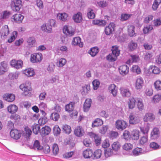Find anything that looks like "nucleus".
<instances>
[{"instance_id": "obj_63", "label": "nucleus", "mask_w": 161, "mask_h": 161, "mask_svg": "<svg viewBox=\"0 0 161 161\" xmlns=\"http://www.w3.org/2000/svg\"><path fill=\"white\" fill-rule=\"evenodd\" d=\"M110 146L109 141L108 139H105L103 142L102 147L104 148H107Z\"/></svg>"}, {"instance_id": "obj_46", "label": "nucleus", "mask_w": 161, "mask_h": 161, "mask_svg": "<svg viewBox=\"0 0 161 161\" xmlns=\"http://www.w3.org/2000/svg\"><path fill=\"white\" fill-rule=\"evenodd\" d=\"M118 56L112 53L108 55L107 57V59L111 62H114L116 60Z\"/></svg>"}, {"instance_id": "obj_16", "label": "nucleus", "mask_w": 161, "mask_h": 161, "mask_svg": "<svg viewBox=\"0 0 161 161\" xmlns=\"http://www.w3.org/2000/svg\"><path fill=\"white\" fill-rule=\"evenodd\" d=\"M24 17V16L20 14H16L12 16L14 21L18 23L22 22Z\"/></svg>"}, {"instance_id": "obj_38", "label": "nucleus", "mask_w": 161, "mask_h": 161, "mask_svg": "<svg viewBox=\"0 0 161 161\" xmlns=\"http://www.w3.org/2000/svg\"><path fill=\"white\" fill-rule=\"evenodd\" d=\"M148 142V135H145L142 136L139 141V143L141 145H144L147 143Z\"/></svg>"}, {"instance_id": "obj_28", "label": "nucleus", "mask_w": 161, "mask_h": 161, "mask_svg": "<svg viewBox=\"0 0 161 161\" xmlns=\"http://www.w3.org/2000/svg\"><path fill=\"white\" fill-rule=\"evenodd\" d=\"M28 45L29 47L35 46L36 44V42L35 38L33 37H30L27 40Z\"/></svg>"}, {"instance_id": "obj_54", "label": "nucleus", "mask_w": 161, "mask_h": 161, "mask_svg": "<svg viewBox=\"0 0 161 161\" xmlns=\"http://www.w3.org/2000/svg\"><path fill=\"white\" fill-rule=\"evenodd\" d=\"M161 100V95L159 94H157L153 97L152 101L154 103H156L159 102Z\"/></svg>"}, {"instance_id": "obj_50", "label": "nucleus", "mask_w": 161, "mask_h": 161, "mask_svg": "<svg viewBox=\"0 0 161 161\" xmlns=\"http://www.w3.org/2000/svg\"><path fill=\"white\" fill-rule=\"evenodd\" d=\"M59 151V149L57 144H54L52 146V152L54 155H56Z\"/></svg>"}, {"instance_id": "obj_30", "label": "nucleus", "mask_w": 161, "mask_h": 161, "mask_svg": "<svg viewBox=\"0 0 161 161\" xmlns=\"http://www.w3.org/2000/svg\"><path fill=\"white\" fill-rule=\"evenodd\" d=\"M135 26L133 25H130L128 26V35L130 37H133L136 36L135 32Z\"/></svg>"}, {"instance_id": "obj_62", "label": "nucleus", "mask_w": 161, "mask_h": 161, "mask_svg": "<svg viewBox=\"0 0 161 161\" xmlns=\"http://www.w3.org/2000/svg\"><path fill=\"white\" fill-rule=\"evenodd\" d=\"M92 83L93 86V89L96 90L99 87L100 82L98 80H95L93 81Z\"/></svg>"}, {"instance_id": "obj_41", "label": "nucleus", "mask_w": 161, "mask_h": 161, "mask_svg": "<svg viewBox=\"0 0 161 161\" xmlns=\"http://www.w3.org/2000/svg\"><path fill=\"white\" fill-rule=\"evenodd\" d=\"M31 128L32 131L34 134L37 135L39 132H40V127L38 124H34L32 126Z\"/></svg>"}, {"instance_id": "obj_45", "label": "nucleus", "mask_w": 161, "mask_h": 161, "mask_svg": "<svg viewBox=\"0 0 161 161\" xmlns=\"http://www.w3.org/2000/svg\"><path fill=\"white\" fill-rule=\"evenodd\" d=\"M155 89L157 91L161 90V81L159 80H156L154 83Z\"/></svg>"}, {"instance_id": "obj_6", "label": "nucleus", "mask_w": 161, "mask_h": 161, "mask_svg": "<svg viewBox=\"0 0 161 161\" xmlns=\"http://www.w3.org/2000/svg\"><path fill=\"white\" fill-rule=\"evenodd\" d=\"M10 135L11 138L14 139L18 140L20 137L21 133L19 130L16 129H13L10 131Z\"/></svg>"}, {"instance_id": "obj_64", "label": "nucleus", "mask_w": 161, "mask_h": 161, "mask_svg": "<svg viewBox=\"0 0 161 161\" xmlns=\"http://www.w3.org/2000/svg\"><path fill=\"white\" fill-rule=\"evenodd\" d=\"M133 62H137L140 60V58L138 55H130Z\"/></svg>"}, {"instance_id": "obj_23", "label": "nucleus", "mask_w": 161, "mask_h": 161, "mask_svg": "<svg viewBox=\"0 0 161 161\" xmlns=\"http://www.w3.org/2000/svg\"><path fill=\"white\" fill-rule=\"evenodd\" d=\"M91 103L92 100L91 99H87L85 100L83 106V110L84 112H86L89 110Z\"/></svg>"}, {"instance_id": "obj_26", "label": "nucleus", "mask_w": 161, "mask_h": 161, "mask_svg": "<svg viewBox=\"0 0 161 161\" xmlns=\"http://www.w3.org/2000/svg\"><path fill=\"white\" fill-rule=\"evenodd\" d=\"M93 153V151L92 150L88 148L83 152V157L85 158H90L92 156Z\"/></svg>"}, {"instance_id": "obj_44", "label": "nucleus", "mask_w": 161, "mask_h": 161, "mask_svg": "<svg viewBox=\"0 0 161 161\" xmlns=\"http://www.w3.org/2000/svg\"><path fill=\"white\" fill-rule=\"evenodd\" d=\"M68 14L65 13H59L57 14V16L58 18L61 20L64 21L67 20Z\"/></svg>"}, {"instance_id": "obj_43", "label": "nucleus", "mask_w": 161, "mask_h": 161, "mask_svg": "<svg viewBox=\"0 0 161 161\" xmlns=\"http://www.w3.org/2000/svg\"><path fill=\"white\" fill-rule=\"evenodd\" d=\"M87 15L88 18L90 19H94L95 16L93 10L91 8H89L87 9Z\"/></svg>"}, {"instance_id": "obj_15", "label": "nucleus", "mask_w": 161, "mask_h": 161, "mask_svg": "<svg viewBox=\"0 0 161 161\" xmlns=\"http://www.w3.org/2000/svg\"><path fill=\"white\" fill-rule=\"evenodd\" d=\"M1 37L5 38L9 33L8 27L7 25H5L2 27L1 30Z\"/></svg>"}, {"instance_id": "obj_42", "label": "nucleus", "mask_w": 161, "mask_h": 161, "mask_svg": "<svg viewBox=\"0 0 161 161\" xmlns=\"http://www.w3.org/2000/svg\"><path fill=\"white\" fill-rule=\"evenodd\" d=\"M133 147L132 144L130 143H125L122 146V149L126 151H129L131 150Z\"/></svg>"}, {"instance_id": "obj_53", "label": "nucleus", "mask_w": 161, "mask_h": 161, "mask_svg": "<svg viewBox=\"0 0 161 161\" xmlns=\"http://www.w3.org/2000/svg\"><path fill=\"white\" fill-rule=\"evenodd\" d=\"M33 147L34 149L37 150H41L43 148L42 146L40 145L39 141L37 140L34 142Z\"/></svg>"}, {"instance_id": "obj_14", "label": "nucleus", "mask_w": 161, "mask_h": 161, "mask_svg": "<svg viewBox=\"0 0 161 161\" xmlns=\"http://www.w3.org/2000/svg\"><path fill=\"white\" fill-rule=\"evenodd\" d=\"M154 115L152 113H147L145 114L143 118V120L144 122L153 121L155 119Z\"/></svg>"}, {"instance_id": "obj_58", "label": "nucleus", "mask_w": 161, "mask_h": 161, "mask_svg": "<svg viewBox=\"0 0 161 161\" xmlns=\"http://www.w3.org/2000/svg\"><path fill=\"white\" fill-rule=\"evenodd\" d=\"M131 71L133 72L136 73L137 74H139L141 72L140 67L137 65H134L131 68Z\"/></svg>"}, {"instance_id": "obj_39", "label": "nucleus", "mask_w": 161, "mask_h": 161, "mask_svg": "<svg viewBox=\"0 0 161 161\" xmlns=\"http://www.w3.org/2000/svg\"><path fill=\"white\" fill-rule=\"evenodd\" d=\"M150 128L148 126L146 125L143 127H141L140 130L141 132L145 135H148Z\"/></svg>"}, {"instance_id": "obj_11", "label": "nucleus", "mask_w": 161, "mask_h": 161, "mask_svg": "<svg viewBox=\"0 0 161 161\" xmlns=\"http://www.w3.org/2000/svg\"><path fill=\"white\" fill-rule=\"evenodd\" d=\"M51 129L50 127L47 126H45L42 127L40 130V133L41 136L44 137L48 135L50 132Z\"/></svg>"}, {"instance_id": "obj_36", "label": "nucleus", "mask_w": 161, "mask_h": 161, "mask_svg": "<svg viewBox=\"0 0 161 161\" xmlns=\"http://www.w3.org/2000/svg\"><path fill=\"white\" fill-rule=\"evenodd\" d=\"M99 52L98 48L97 47H94L91 48L88 53L92 57L95 56Z\"/></svg>"}, {"instance_id": "obj_5", "label": "nucleus", "mask_w": 161, "mask_h": 161, "mask_svg": "<svg viewBox=\"0 0 161 161\" xmlns=\"http://www.w3.org/2000/svg\"><path fill=\"white\" fill-rule=\"evenodd\" d=\"M74 134L76 136L80 137L83 136L85 134V131L82 127L77 126L74 129Z\"/></svg>"}, {"instance_id": "obj_56", "label": "nucleus", "mask_w": 161, "mask_h": 161, "mask_svg": "<svg viewBox=\"0 0 161 161\" xmlns=\"http://www.w3.org/2000/svg\"><path fill=\"white\" fill-rule=\"evenodd\" d=\"M113 152L112 149H108L104 150V154L105 156L108 158L113 155Z\"/></svg>"}, {"instance_id": "obj_40", "label": "nucleus", "mask_w": 161, "mask_h": 161, "mask_svg": "<svg viewBox=\"0 0 161 161\" xmlns=\"http://www.w3.org/2000/svg\"><path fill=\"white\" fill-rule=\"evenodd\" d=\"M62 129L64 132L69 134L71 131V127L67 125H64L62 126Z\"/></svg>"}, {"instance_id": "obj_17", "label": "nucleus", "mask_w": 161, "mask_h": 161, "mask_svg": "<svg viewBox=\"0 0 161 161\" xmlns=\"http://www.w3.org/2000/svg\"><path fill=\"white\" fill-rule=\"evenodd\" d=\"M144 83V80L142 78H137L135 83V87L137 90H141L142 87Z\"/></svg>"}, {"instance_id": "obj_31", "label": "nucleus", "mask_w": 161, "mask_h": 161, "mask_svg": "<svg viewBox=\"0 0 161 161\" xmlns=\"http://www.w3.org/2000/svg\"><path fill=\"white\" fill-rule=\"evenodd\" d=\"M18 107L15 105L11 104L7 107L8 111L10 113L14 114L16 113L18 110Z\"/></svg>"}, {"instance_id": "obj_34", "label": "nucleus", "mask_w": 161, "mask_h": 161, "mask_svg": "<svg viewBox=\"0 0 161 161\" xmlns=\"http://www.w3.org/2000/svg\"><path fill=\"white\" fill-rule=\"evenodd\" d=\"M103 124V120L99 118L96 119L92 122V126L95 127L102 125Z\"/></svg>"}, {"instance_id": "obj_59", "label": "nucleus", "mask_w": 161, "mask_h": 161, "mask_svg": "<svg viewBox=\"0 0 161 161\" xmlns=\"http://www.w3.org/2000/svg\"><path fill=\"white\" fill-rule=\"evenodd\" d=\"M59 114L56 113H52L50 116V118L54 121H57L59 119Z\"/></svg>"}, {"instance_id": "obj_21", "label": "nucleus", "mask_w": 161, "mask_h": 161, "mask_svg": "<svg viewBox=\"0 0 161 161\" xmlns=\"http://www.w3.org/2000/svg\"><path fill=\"white\" fill-rule=\"evenodd\" d=\"M81 39L79 37H75L73 38L72 41V44L74 45H78L82 47L83 46V42H81Z\"/></svg>"}, {"instance_id": "obj_35", "label": "nucleus", "mask_w": 161, "mask_h": 161, "mask_svg": "<svg viewBox=\"0 0 161 161\" xmlns=\"http://www.w3.org/2000/svg\"><path fill=\"white\" fill-rule=\"evenodd\" d=\"M128 46L129 50L132 51L136 49L137 47V44L136 42L131 41L129 43Z\"/></svg>"}, {"instance_id": "obj_3", "label": "nucleus", "mask_w": 161, "mask_h": 161, "mask_svg": "<svg viewBox=\"0 0 161 161\" xmlns=\"http://www.w3.org/2000/svg\"><path fill=\"white\" fill-rule=\"evenodd\" d=\"M42 59V55L41 53H36L31 55L30 60L33 63L40 62Z\"/></svg>"}, {"instance_id": "obj_18", "label": "nucleus", "mask_w": 161, "mask_h": 161, "mask_svg": "<svg viewBox=\"0 0 161 161\" xmlns=\"http://www.w3.org/2000/svg\"><path fill=\"white\" fill-rule=\"evenodd\" d=\"M119 71L121 75H125L128 73L129 68L126 65H122L120 66L119 68Z\"/></svg>"}, {"instance_id": "obj_47", "label": "nucleus", "mask_w": 161, "mask_h": 161, "mask_svg": "<svg viewBox=\"0 0 161 161\" xmlns=\"http://www.w3.org/2000/svg\"><path fill=\"white\" fill-rule=\"evenodd\" d=\"M48 121L47 117L43 116L40 117L38 120V122L39 124L41 125H43L47 122Z\"/></svg>"}, {"instance_id": "obj_27", "label": "nucleus", "mask_w": 161, "mask_h": 161, "mask_svg": "<svg viewBox=\"0 0 161 161\" xmlns=\"http://www.w3.org/2000/svg\"><path fill=\"white\" fill-rule=\"evenodd\" d=\"M7 64L5 61L1 62L0 66V75L3 74L7 71Z\"/></svg>"}, {"instance_id": "obj_25", "label": "nucleus", "mask_w": 161, "mask_h": 161, "mask_svg": "<svg viewBox=\"0 0 161 161\" xmlns=\"http://www.w3.org/2000/svg\"><path fill=\"white\" fill-rule=\"evenodd\" d=\"M23 73L28 77H31L35 74L34 69L32 68H28L23 71Z\"/></svg>"}, {"instance_id": "obj_10", "label": "nucleus", "mask_w": 161, "mask_h": 161, "mask_svg": "<svg viewBox=\"0 0 161 161\" xmlns=\"http://www.w3.org/2000/svg\"><path fill=\"white\" fill-rule=\"evenodd\" d=\"M115 27V25L113 23H110L108 26L106 27L105 32L107 35H110L112 33Z\"/></svg>"}, {"instance_id": "obj_22", "label": "nucleus", "mask_w": 161, "mask_h": 161, "mask_svg": "<svg viewBox=\"0 0 161 161\" xmlns=\"http://www.w3.org/2000/svg\"><path fill=\"white\" fill-rule=\"evenodd\" d=\"M4 99L8 102H12L15 99V96L13 94H6L3 95Z\"/></svg>"}, {"instance_id": "obj_57", "label": "nucleus", "mask_w": 161, "mask_h": 161, "mask_svg": "<svg viewBox=\"0 0 161 161\" xmlns=\"http://www.w3.org/2000/svg\"><path fill=\"white\" fill-rule=\"evenodd\" d=\"M61 129L58 125H55L53 128V132L55 135L57 136L60 133Z\"/></svg>"}, {"instance_id": "obj_29", "label": "nucleus", "mask_w": 161, "mask_h": 161, "mask_svg": "<svg viewBox=\"0 0 161 161\" xmlns=\"http://www.w3.org/2000/svg\"><path fill=\"white\" fill-rule=\"evenodd\" d=\"M136 101V99L133 97H131L129 99L128 104L129 109H133L135 107Z\"/></svg>"}, {"instance_id": "obj_55", "label": "nucleus", "mask_w": 161, "mask_h": 161, "mask_svg": "<svg viewBox=\"0 0 161 161\" xmlns=\"http://www.w3.org/2000/svg\"><path fill=\"white\" fill-rule=\"evenodd\" d=\"M142 149L141 148L136 147L133 150V154L135 156L139 155L142 153Z\"/></svg>"}, {"instance_id": "obj_52", "label": "nucleus", "mask_w": 161, "mask_h": 161, "mask_svg": "<svg viewBox=\"0 0 161 161\" xmlns=\"http://www.w3.org/2000/svg\"><path fill=\"white\" fill-rule=\"evenodd\" d=\"M109 137L111 139L116 138L119 136V134L116 131H111L109 133Z\"/></svg>"}, {"instance_id": "obj_8", "label": "nucleus", "mask_w": 161, "mask_h": 161, "mask_svg": "<svg viewBox=\"0 0 161 161\" xmlns=\"http://www.w3.org/2000/svg\"><path fill=\"white\" fill-rule=\"evenodd\" d=\"M159 134L160 131L158 128L157 127L154 128L150 133L151 139L153 140L157 139L159 136Z\"/></svg>"}, {"instance_id": "obj_20", "label": "nucleus", "mask_w": 161, "mask_h": 161, "mask_svg": "<svg viewBox=\"0 0 161 161\" xmlns=\"http://www.w3.org/2000/svg\"><path fill=\"white\" fill-rule=\"evenodd\" d=\"M137 101V107L140 111H142L144 109V105L142 99L140 97H137L136 98Z\"/></svg>"}, {"instance_id": "obj_4", "label": "nucleus", "mask_w": 161, "mask_h": 161, "mask_svg": "<svg viewBox=\"0 0 161 161\" xmlns=\"http://www.w3.org/2000/svg\"><path fill=\"white\" fill-rule=\"evenodd\" d=\"M10 64L12 67L16 69H19L22 67L23 62L20 59L16 60L13 59L10 61Z\"/></svg>"}, {"instance_id": "obj_7", "label": "nucleus", "mask_w": 161, "mask_h": 161, "mask_svg": "<svg viewBox=\"0 0 161 161\" xmlns=\"http://www.w3.org/2000/svg\"><path fill=\"white\" fill-rule=\"evenodd\" d=\"M88 135L91 138L94 139V142L97 146H98L100 144L101 141V137L99 136L98 135L92 132L88 133Z\"/></svg>"}, {"instance_id": "obj_2", "label": "nucleus", "mask_w": 161, "mask_h": 161, "mask_svg": "<svg viewBox=\"0 0 161 161\" xmlns=\"http://www.w3.org/2000/svg\"><path fill=\"white\" fill-rule=\"evenodd\" d=\"M127 123L122 119L117 120L115 123L116 128L119 130H123L127 127Z\"/></svg>"}, {"instance_id": "obj_48", "label": "nucleus", "mask_w": 161, "mask_h": 161, "mask_svg": "<svg viewBox=\"0 0 161 161\" xmlns=\"http://www.w3.org/2000/svg\"><path fill=\"white\" fill-rule=\"evenodd\" d=\"M102 151L100 149H97L95 151L93 155L95 158L97 159L100 158L102 155Z\"/></svg>"}, {"instance_id": "obj_9", "label": "nucleus", "mask_w": 161, "mask_h": 161, "mask_svg": "<svg viewBox=\"0 0 161 161\" xmlns=\"http://www.w3.org/2000/svg\"><path fill=\"white\" fill-rule=\"evenodd\" d=\"M20 89L23 92L22 94L26 96L31 91V87L27 86L24 84H21L19 86Z\"/></svg>"}, {"instance_id": "obj_1", "label": "nucleus", "mask_w": 161, "mask_h": 161, "mask_svg": "<svg viewBox=\"0 0 161 161\" xmlns=\"http://www.w3.org/2000/svg\"><path fill=\"white\" fill-rule=\"evenodd\" d=\"M21 0H12L10 3V7L14 11H19L21 8L22 5Z\"/></svg>"}, {"instance_id": "obj_37", "label": "nucleus", "mask_w": 161, "mask_h": 161, "mask_svg": "<svg viewBox=\"0 0 161 161\" xmlns=\"http://www.w3.org/2000/svg\"><path fill=\"white\" fill-rule=\"evenodd\" d=\"M139 131L137 130H133L131 133L132 137L134 140H137L139 137Z\"/></svg>"}, {"instance_id": "obj_60", "label": "nucleus", "mask_w": 161, "mask_h": 161, "mask_svg": "<svg viewBox=\"0 0 161 161\" xmlns=\"http://www.w3.org/2000/svg\"><path fill=\"white\" fill-rule=\"evenodd\" d=\"M153 29V26L151 25L147 26L143 29L144 34H147Z\"/></svg>"}, {"instance_id": "obj_32", "label": "nucleus", "mask_w": 161, "mask_h": 161, "mask_svg": "<svg viewBox=\"0 0 161 161\" xmlns=\"http://www.w3.org/2000/svg\"><path fill=\"white\" fill-rule=\"evenodd\" d=\"M121 146L120 142L118 141L114 142L111 145L112 149L116 152L118 151L120 149Z\"/></svg>"}, {"instance_id": "obj_19", "label": "nucleus", "mask_w": 161, "mask_h": 161, "mask_svg": "<svg viewBox=\"0 0 161 161\" xmlns=\"http://www.w3.org/2000/svg\"><path fill=\"white\" fill-rule=\"evenodd\" d=\"M73 19L75 22L79 23L81 22L82 20L81 13L78 12L77 14H74L73 17Z\"/></svg>"}, {"instance_id": "obj_51", "label": "nucleus", "mask_w": 161, "mask_h": 161, "mask_svg": "<svg viewBox=\"0 0 161 161\" xmlns=\"http://www.w3.org/2000/svg\"><path fill=\"white\" fill-rule=\"evenodd\" d=\"M73 109L74 104L72 102H70L65 106V110L69 112L72 111L73 110Z\"/></svg>"}, {"instance_id": "obj_49", "label": "nucleus", "mask_w": 161, "mask_h": 161, "mask_svg": "<svg viewBox=\"0 0 161 161\" xmlns=\"http://www.w3.org/2000/svg\"><path fill=\"white\" fill-rule=\"evenodd\" d=\"M112 53L117 56H119L120 51L119 49V47L117 46H113L112 48Z\"/></svg>"}, {"instance_id": "obj_61", "label": "nucleus", "mask_w": 161, "mask_h": 161, "mask_svg": "<svg viewBox=\"0 0 161 161\" xmlns=\"http://www.w3.org/2000/svg\"><path fill=\"white\" fill-rule=\"evenodd\" d=\"M123 136L124 139L128 140L130 136V132L127 130H125L123 133Z\"/></svg>"}, {"instance_id": "obj_24", "label": "nucleus", "mask_w": 161, "mask_h": 161, "mask_svg": "<svg viewBox=\"0 0 161 161\" xmlns=\"http://www.w3.org/2000/svg\"><path fill=\"white\" fill-rule=\"evenodd\" d=\"M129 119V122L131 124H136L138 123L139 121V119L138 117L132 113L130 114V115Z\"/></svg>"}, {"instance_id": "obj_13", "label": "nucleus", "mask_w": 161, "mask_h": 161, "mask_svg": "<svg viewBox=\"0 0 161 161\" xmlns=\"http://www.w3.org/2000/svg\"><path fill=\"white\" fill-rule=\"evenodd\" d=\"M63 32L66 35L69 36H73L75 33L74 30L71 28H69L67 25L64 26L63 28Z\"/></svg>"}, {"instance_id": "obj_33", "label": "nucleus", "mask_w": 161, "mask_h": 161, "mask_svg": "<svg viewBox=\"0 0 161 161\" xmlns=\"http://www.w3.org/2000/svg\"><path fill=\"white\" fill-rule=\"evenodd\" d=\"M17 35L18 32L17 31H13L12 32L10 37L8 39V42L9 43H11L14 41L17 38Z\"/></svg>"}, {"instance_id": "obj_12", "label": "nucleus", "mask_w": 161, "mask_h": 161, "mask_svg": "<svg viewBox=\"0 0 161 161\" xmlns=\"http://www.w3.org/2000/svg\"><path fill=\"white\" fill-rule=\"evenodd\" d=\"M119 90L123 97H129L131 95L130 91L129 88L121 87L120 88Z\"/></svg>"}]
</instances>
